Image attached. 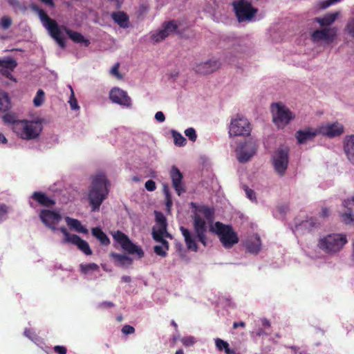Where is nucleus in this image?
<instances>
[{
	"instance_id": "45",
	"label": "nucleus",
	"mask_w": 354,
	"mask_h": 354,
	"mask_svg": "<svg viewBox=\"0 0 354 354\" xmlns=\"http://www.w3.org/2000/svg\"><path fill=\"white\" fill-rule=\"evenodd\" d=\"M180 340L185 346H191L196 342V338L193 336L183 337Z\"/></svg>"
},
{
	"instance_id": "25",
	"label": "nucleus",
	"mask_w": 354,
	"mask_h": 354,
	"mask_svg": "<svg viewBox=\"0 0 354 354\" xmlns=\"http://www.w3.org/2000/svg\"><path fill=\"white\" fill-rule=\"evenodd\" d=\"M31 198L38 205L44 207H52L55 204L54 199L42 192H34L31 195Z\"/></svg>"
},
{
	"instance_id": "51",
	"label": "nucleus",
	"mask_w": 354,
	"mask_h": 354,
	"mask_svg": "<svg viewBox=\"0 0 354 354\" xmlns=\"http://www.w3.org/2000/svg\"><path fill=\"white\" fill-rule=\"evenodd\" d=\"M245 194L247 196V197L251 201H256V195H255V192L248 188V187H245Z\"/></svg>"
},
{
	"instance_id": "9",
	"label": "nucleus",
	"mask_w": 354,
	"mask_h": 354,
	"mask_svg": "<svg viewBox=\"0 0 354 354\" xmlns=\"http://www.w3.org/2000/svg\"><path fill=\"white\" fill-rule=\"evenodd\" d=\"M251 130V124L248 120L243 116L236 115L231 120L229 135L230 137H245L250 135Z\"/></svg>"
},
{
	"instance_id": "8",
	"label": "nucleus",
	"mask_w": 354,
	"mask_h": 354,
	"mask_svg": "<svg viewBox=\"0 0 354 354\" xmlns=\"http://www.w3.org/2000/svg\"><path fill=\"white\" fill-rule=\"evenodd\" d=\"M289 162V148L281 146L272 155V163L275 172L283 176L287 170Z\"/></svg>"
},
{
	"instance_id": "33",
	"label": "nucleus",
	"mask_w": 354,
	"mask_h": 354,
	"mask_svg": "<svg viewBox=\"0 0 354 354\" xmlns=\"http://www.w3.org/2000/svg\"><path fill=\"white\" fill-rule=\"evenodd\" d=\"M92 235L95 237L102 245H108L110 240L106 234L100 227H93L91 229Z\"/></svg>"
},
{
	"instance_id": "40",
	"label": "nucleus",
	"mask_w": 354,
	"mask_h": 354,
	"mask_svg": "<svg viewBox=\"0 0 354 354\" xmlns=\"http://www.w3.org/2000/svg\"><path fill=\"white\" fill-rule=\"evenodd\" d=\"M68 88L71 91L69 100L68 101L70 104V107L73 111H79L80 107L78 104L77 99L75 97L73 90L71 86H69Z\"/></svg>"
},
{
	"instance_id": "30",
	"label": "nucleus",
	"mask_w": 354,
	"mask_h": 354,
	"mask_svg": "<svg viewBox=\"0 0 354 354\" xmlns=\"http://www.w3.org/2000/svg\"><path fill=\"white\" fill-rule=\"evenodd\" d=\"M68 227L77 233L86 234L88 232L87 228L79 220L70 217H68Z\"/></svg>"
},
{
	"instance_id": "58",
	"label": "nucleus",
	"mask_w": 354,
	"mask_h": 354,
	"mask_svg": "<svg viewBox=\"0 0 354 354\" xmlns=\"http://www.w3.org/2000/svg\"><path fill=\"white\" fill-rule=\"evenodd\" d=\"M80 193L77 189H74V192L70 194V196L68 197V201H73L75 200L78 196Z\"/></svg>"
},
{
	"instance_id": "10",
	"label": "nucleus",
	"mask_w": 354,
	"mask_h": 354,
	"mask_svg": "<svg viewBox=\"0 0 354 354\" xmlns=\"http://www.w3.org/2000/svg\"><path fill=\"white\" fill-rule=\"evenodd\" d=\"M232 5L239 22L252 21L257 12V9L252 7L247 0H237L234 1Z\"/></svg>"
},
{
	"instance_id": "46",
	"label": "nucleus",
	"mask_w": 354,
	"mask_h": 354,
	"mask_svg": "<svg viewBox=\"0 0 354 354\" xmlns=\"http://www.w3.org/2000/svg\"><path fill=\"white\" fill-rule=\"evenodd\" d=\"M12 24V20L9 17L4 16L1 18L0 25L3 29H8Z\"/></svg>"
},
{
	"instance_id": "19",
	"label": "nucleus",
	"mask_w": 354,
	"mask_h": 354,
	"mask_svg": "<svg viewBox=\"0 0 354 354\" xmlns=\"http://www.w3.org/2000/svg\"><path fill=\"white\" fill-rule=\"evenodd\" d=\"M221 65L220 60L213 57L206 62L196 64L194 70L197 73L207 75L218 69Z\"/></svg>"
},
{
	"instance_id": "27",
	"label": "nucleus",
	"mask_w": 354,
	"mask_h": 354,
	"mask_svg": "<svg viewBox=\"0 0 354 354\" xmlns=\"http://www.w3.org/2000/svg\"><path fill=\"white\" fill-rule=\"evenodd\" d=\"M344 151L349 162L354 165V135L344 138Z\"/></svg>"
},
{
	"instance_id": "41",
	"label": "nucleus",
	"mask_w": 354,
	"mask_h": 354,
	"mask_svg": "<svg viewBox=\"0 0 354 354\" xmlns=\"http://www.w3.org/2000/svg\"><path fill=\"white\" fill-rule=\"evenodd\" d=\"M44 100V92L41 89H39L34 97L33 102L35 106H40Z\"/></svg>"
},
{
	"instance_id": "15",
	"label": "nucleus",
	"mask_w": 354,
	"mask_h": 354,
	"mask_svg": "<svg viewBox=\"0 0 354 354\" xmlns=\"http://www.w3.org/2000/svg\"><path fill=\"white\" fill-rule=\"evenodd\" d=\"M337 31V30L335 27L317 30L312 33L311 38L315 43H323L328 45L335 39Z\"/></svg>"
},
{
	"instance_id": "42",
	"label": "nucleus",
	"mask_w": 354,
	"mask_h": 354,
	"mask_svg": "<svg viewBox=\"0 0 354 354\" xmlns=\"http://www.w3.org/2000/svg\"><path fill=\"white\" fill-rule=\"evenodd\" d=\"M3 120L6 123L11 124H12V129L14 131V127L15 123L19 122L20 120H16L15 115L10 113H6L3 116Z\"/></svg>"
},
{
	"instance_id": "26",
	"label": "nucleus",
	"mask_w": 354,
	"mask_h": 354,
	"mask_svg": "<svg viewBox=\"0 0 354 354\" xmlns=\"http://www.w3.org/2000/svg\"><path fill=\"white\" fill-rule=\"evenodd\" d=\"M247 250L252 254H257L261 248V241L258 234L249 236L245 241Z\"/></svg>"
},
{
	"instance_id": "23",
	"label": "nucleus",
	"mask_w": 354,
	"mask_h": 354,
	"mask_svg": "<svg viewBox=\"0 0 354 354\" xmlns=\"http://www.w3.org/2000/svg\"><path fill=\"white\" fill-rule=\"evenodd\" d=\"M317 136H319L317 127H308L297 131L295 134L298 143L301 145L312 140Z\"/></svg>"
},
{
	"instance_id": "7",
	"label": "nucleus",
	"mask_w": 354,
	"mask_h": 354,
	"mask_svg": "<svg viewBox=\"0 0 354 354\" xmlns=\"http://www.w3.org/2000/svg\"><path fill=\"white\" fill-rule=\"evenodd\" d=\"M39 216L41 222L46 227L52 229L53 231H60L63 234L62 241L64 243L66 242V228L65 227H61L59 229L56 227V225L62 219V215L59 211L44 209L41 210Z\"/></svg>"
},
{
	"instance_id": "6",
	"label": "nucleus",
	"mask_w": 354,
	"mask_h": 354,
	"mask_svg": "<svg viewBox=\"0 0 354 354\" xmlns=\"http://www.w3.org/2000/svg\"><path fill=\"white\" fill-rule=\"evenodd\" d=\"M272 121L279 129H283L295 118V114L282 103H274L271 106Z\"/></svg>"
},
{
	"instance_id": "17",
	"label": "nucleus",
	"mask_w": 354,
	"mask_h": 354,
	"mask_svg": "<svg viewBox=\"0 0 354 354\" xmlns=\"http://www.w3.org/2000/svg\"><path fill=\"white\" fill-rule=\"evenodd\" d=\"M177 28L178 26L174 21L164 23L160 29L151 33V39L155 42H160L169 35L174 33Z\"/></svg>"
},
{
	"instance_id": "12",
	"label": "nucleus",
	"mask_w": 354,
	"mask_h": 354,
	"mask_svg": "<svg viewBox=\"0 0 354 354\" xmlns=\"http://www.w3.org/2000/svg\"><path fill=\"white\" fill-rule=\"evenodd\" d=\"M167 221L165 216L156 212V224L152 228V237L154 241L166 240V238L172 239L171 235L167 230Z\"/></svg>"
},
{
	"instance_id": "22",
	"label": "nucleus",
	"mask_w": 354,
	"mask_h": 354,
	"mask_svg": "<svg viewBox=\"0 0 354 354\" xmlns=\"http://www.w3.org/2000/svg\"><path fill=\"white\" fill-rule=\"evenodd\" d=\"M180 230L182 233V235L184 238V241L187 248L189 250L193 252H197L198 247L196 243V239L198 240L196 233L194 232V234L190 232L189 230L185 228V227L181 226L180 227Z\"/></svg>"
},
{
	"instance_id": "57",
	"label": "nucleus",
	"mask_w": 354,
	"mask_h": 354,
	"mask_svg": "<svg viewBox=\"0 0 354 354\" xmlns=\"http://www.w3.org/2000/svg\"><path fill=\"white\" fill-rule=\"evenodd\" d=\"M163 192L165 195L166 199L169 201L171 197V194L167 184H163Z\"/></svg>"
},
{
	"instance_id": "2",
	"label": "nucleus",
	"mask_w": 354,
	"mask_h": 354,
	"mask_svg": "<svg viewBox=\"0 0 354 354\" xmlns=\"http://www.w3.org/2000/svg\"><path fill=\"white\" fill-rule=\"evenodd\" d=\"M109 182L104 174L100 172L93 176L88 188L87 200L91 212H97L109 194Z\"/></svg>"
},
{
	"instance_id": "1",
	"label": "nucleus",
	"mask_w": 354,
	"mask_h": 354,
	"mask_svg": "<svg viewBox=\"0 0 354 354\" xmlns=\"http://www.w3.org/2000/svg\"><path fill=\"white\" fill-rule=\"evenodd\" d=\"M191 205L194 208V230L197 234L198 241L204 246L207 244V232L208 230L218 235L225 248H231L239 242L238 235L232 226L218 221L214 223V212L213 209L194 203H192Z\"/></svg>"
},
{
	"instance_id": "20",
	"label": "nucleus",
	"mask_w": 354,
	"mask_h": 354,
	"mask_svg": "<svg viewBox=\"0 0 354 354\" xmlns=\"http://www.w3.org/2000/svg\"><path fill=\"white\" fill-rule=\"evenodd\" d=\"M343 209L340 216L346 224L354 223V197H348L342 202Z\"/></svg>"
},
{
	"instance_id": "63",
	"label": "nucleus",
	"mask_w": 354,
	"mask_h": 354,
	"mask_svg": "<svg viewBox=\"0 0 354 354\" xmlns=\"http://www.w3.org/2000/svg\"><path fill=\"white\" fill-rule=\"evenodd\" d=\"M262 325L266 328H269L270 326V322L266 319H263L261 320Z\"/></svg>"
},
{
	"instance_id": "21",
	"label": "nucleus",
	"mask_w": 354,
	"mask_h": 354,
	"mask_svg": "<svg viewBox=\"0 0 354 354\" xmlns=\"http://www.w3.org/2000/svg\"><path fill=\"white\" fill-rule=\"evenodd\" d=\"M68 243L75 245L78 250L86 256H89L93 254L89 244L77 235L70 234L68 233Z\"/></svg>"
},
{
	"instance_id": "31",
	"label": "nucleus",
	"mask_w": 354,
	"mask_h": 354,
	"mask_svg": "<svg viewBox=\"0 0 354 354\" xmlns=\"http://www.w3.org/2000/svg\"><path fill=\"white\" fill-rule=\"evenodd\" d=\"M339 12L328 13L323 17H317L315 21L320 24L321 26H327L331 25L339 16Z\"/></svg>"
},
{
	"instance_id": "44",
	"label": "nucleus",
	"mask_w": 354,
	"mask_h": 354,
	"mask_svg": "<svg viewBox=\"0 0 354 354\" xmlns=\"http://www.w3.org/2000/svg\"><path fill=\"white\" fill-rule=\"evenodd\" d=\"M185 134L192 142H195L196 140L197 135L194 128L189 127L185 129Z\"/></svg>"
},
{
	"instance_id": "49",
	"label": "nucleus",
	"mask_w": 354,
	"mask_h": 354,
	"mask_svg": "<svg viewBox=\"0 0 354 354\" xmlns=\"http://www.w3.org/2000/svg\"><path fill=\"white\" fill-rule=\"evenodd\" d=\"M8 207L5 204L0 205V222L6 219L7 217Z\"/></svg>"
},
{
	"instance_id": "43",
	"label": "nucleus",
	"mask_w": 354,
	"mask_h": 354,
	"mask_svg": "<svg viewBox=\"0 0 354 354\" xmlns=\"http://www.w3.org/2000/svg\"><path fill=\"white\" fill-rule=\"evenodd\" d=\"M345 30L352 38H354V17L348 19Z\"/></svg>"
},
{
	"instance_id": "34",
	"label": "nucleus",
	"mask_w": 354,
	"mask_h": 354,
	"mask_svg": "<svg viewBox=\"0 0 354 354\" xmlns=\"http://www.w3.org/2000/svg\"><path fill=\"white\" fill-rule=\"evenodd\" d=\"M68 37L84 46H88L90 44L89 40L85 39L84 37L79 32H72L68 30Z\"/></svg>"
},
{
	"instance_id": "62",
	"label": "nucleus",
	"mask_w": 354,
	"mask_h": 354,
	"mask_svg": "<svg viewBox=\"0 0 354 354\" xmlns=\"http://www.w3.org/2000/svg\"><path fill=\"white\" fill-rule=\"evenodd\" d=\"M42 3H45L46 5L50 6L51 7H54V3L53 0H39Z\"/></svg>"
},
{
	"instance_id": "28",
	"label": "nucleus",
	"mask_w": 354,
	"mask_h": 354,
	"mask_svg": "<svg viewBox=\"0 0 354 354\" xmlns=\"http://www.w3.org/2000/svg\"><path fill=\"white\" fill-rule=\"evenodd\" d=\"M111 257L113 258L114 263L117 266L127 268L132 264V259L127 254L112 252L111 253Z\"/></svg>"
},
{
	"instance_id": "24",
	"label": "nucleus",
	"mask_w": 354,
	"mask_h": 354,
	"mask_svg": "<svg viewBox=\"0 0 354 354\" xmlns=\"http://www.w3.org/2000/svg\"><path fill=\"white\" fill-rule=\"evenodd\" d=\"M319 225L317 220L314 218H310L308 219L301 221L299 223H296L295 228L292 229V232L297 235L302 234L306 232H309L313 228L317 227Z\"/></svg>"
},
{
	"instance_id": "59",
	"label": "nucleus",
	"mask_w": 354,
	"mask_h": 354,
	"mask_svg": "<svg viewBox=\"0 0 354 354\" xmlns=\"http://www.w3.org/2000/svg\"><path fill=\"white\" fill-rule=\"evenodd\" d=\"M245 324L243 322H234L233 324V328H237L238 327H245Z\"/></svg>"
},
{
	"instance_id": "48",
	"label": "nucleus",
	"mask_w": 354,
	"mask_h": 354,
	"mask_svg": "<svg viewBox=\"0 0 354 354\" xmlns=\"http://www.w3.org/2000/svg\"><path fill=\"white\" fill-rule=\"evenodd\" d=\"M215 344L219 351H222L223 349L225 350L229 346V344L227 342L219 338H216L215 339Z\"/></svg>"
},
{
	"instance_id": "16",
	"label": "nucleus",
	"mask_w": 354,
	"mask_h": 354,
	"mask_svg": "<svg viewBox=\"0 0 354 354\" xmlns=\"http://www.w3.org/2000/svg\"><path fill=\"white\" fill-rule=\"evenodd\" d=\"M109 98L111 101L124 108H131L132 100L127 93L118 88L114 87L109 92Z\"/></svg>"
},
{
	"instance_id": "18",
	"label": "nucleus",
	"mask_w": 354,
	"mask_h": 354,
	"mask_svg": "<svg viewBox=\"0 0 354 354\" xmlns=\"http://www.w3.org/2000/svg\"><path fill=\"white\" fill-rule=\"evenodd\" d=\"M169 176L171 180L172 187L176 194L178 196H181L186 192L183 174L176 166H172L169 171Z\"/></svg>"
},
{
	"instance_id": "52",
	"label": "nucleus",
	"mask_w": 354,
	"mask_h": 354,
	"mask_svg": "<svg viewBox=\"0 0 354 354\" xmlns=\"http://www.w3.org/2000/svg\"><path fill=\"white\" fill-rule=\"evenodd\" d=\"M11 71L10 69H4L1 71H0V73H1V74L5 76L6 77L8 78L9 80H12L13 82L16 83L17 82V80L14 77V76L11 74Z\"/></svg>"
},
{
	"instance_id": "36",
	"label": "nucleus",
	"mask_w": 354,
	"mask_h": 354,
	"mask_svg": "<svg viewBox=\"0 0 354 354\" xmlns=\"http://www.w3.org/2000/svg\"><path fill=\"white\" fill-rule=\"evenodd\" d=\"M17 66V62L12 58L0 59V71L4 69L13 71Z\"/></svg>"
},
{
	"instance_id": "47",
	"label": "nucleus",
	"mask_w": 354,
	"mask_h": 354,
	"mask_svg": "<svg viewBox=\"0 0 354 354\" xmlns=\"http://www.w3.org/2000/svg\"><path fill=\"white\" fill-rule=\"evenodd\" d=\"M120 64L115 63L110 70V73L120 80L122 78V75L119 73Z\"/></svg>"
},
{
	"instance_id": "54",
	"label": "nucleus",
	"mask_w": 354,
	"mask_h": 354,
	"mask_svg": "<svg viewBox=\"0 0 354 354\" xmlns=\"http://www.w3.org/2000/svg\"><path fill=\"white\" fill-rule=\"evenodd\" d=\"M155 119L158 122H163L165 120V116L163 112H162V111L156 112V113L155 114Z\"/></svg>"
},
{
	"instance_id": "38",
	"label": "nucleus",
	"mask_w": 354,
	"mask_h": 354,
	"mask_svg": "<svg viewBox=\"0 0 354 354\" xmlns=\"http://www.w3.org/2000/svg\"><path fill=\"white\" fill-rule=\"evenodd\" d=\"M10 107L9 97L6 93H0V111L6 112Z\"/></svg>"
},
{
	"instance_id": "50",
	"label": "nucleus",
	"mask_w": 354,
	"mask_h": 354,
	"mask_svg": "<svg viewBox=\"0 0 354 354\" xmlns=\"http://www.w3.org/2000/svg\"><path fill=\"white\" fill-rule=\"evenodd\" d=\"M135 328L130 325H124L122 328V333L124 335H131L134 333Z\"/></svg>"
},
{
	"instance_id": "53",
	"label": "nucleus",
	"mask_w": 354,
	"mask_h": 354,
	"mask_svg": "<svg viewBox=\"0 0 354 354\" xmlns=\"http://www.w3.org/2000/svg\"><path fill=\"white\" fill-rule=\"evenodd\" d=\"M145 188L147 189V190H148L149 192L154 191L156 188L155 182L152 180H148L145 183Z\"/></svg>"
},
{
	"instance_id": "32",
	"label": "nucleus",
	"mask_w": 354,
	"mask_h": 354,
	"mask_svg": "<svg viewBox=\"0 0 354 354\" xmlns=\"http://www.w3.org/2000/svg\"><path fill=\"white\" fill-rule=\"evenodd\" d=\"M159 245L153 247V251L156 255L161 257H165L169 248V243L167 240L156 241Z\"/></svg>"
},
{
	"instance_id": "29",
	"label": "nucleus",
	"mask_w": 354,
	"mask_h": 354,
	"mask_svg": "<svg viewBox=\"0 0 354 354\" xmlns=\"http://www.w3.org/2000/svg\"><path fill=\"white\" fill-rule=\"evenodd\" d=\"M112 19L122 28L129 26V17L124 12H114L111 14Z\"/></svg>"
},
{
	"instance_id": "5",
	"label": "nucleus",
	"mask_w": 354,
	"mask_h": 354,
	"mask_svg": "<svg viewBox=\"0 0 354 354\" xmlns=\"http://www.w3.org/2000/svg\"><path fill=\"white\" fill-rule=\"evenodd\" d=\"M32 9L38 13L39 17L44 27L48 30L49 35L62 47L64 46V39L62 37L61 29L57 23L51 19L47 13L37 6L32 4Z\"/></svg>"
},
{
	"instance_id": "4",
	"label": "nucleus",
	"mask_w": 354,
	"mask_h": 354,
	"mask_svg": "<svg viewBox=\"0 0 354 354\" xmlns=\"http://www.w3.org/2000/svg\"><path fill=\"white\" fill-rule=\"evenodd\" d=\"M43 129V125L38 120H24L15 123L14 132L23 140H30L39 138Z\"/></svg>"
},
{
	"instance_id": "11",
	"label": "nucleus",
	"mask_w": 354,
	"mask_h": 354,
	"mask_svg": "<svg viewBox=\"0 0 354 354\" xmlns=\"http://www.w3.org/2000/svg\"><path fill=\"white\" fill-rule=\"evenodd\" d=\"M114 240L118 243L123 250L129 254H136L139 258L144 257V251L138 245L134 244L129 237L120 231H117L113 234Z\"/></svg>"
},
{
	"instance_id": "37",
	"label": "nucleus",
	"mask_w": 354,
	"mask_h": 354,
	"mask_svg": "<svg viewBox=\"0 0 354 354\" xmlns=\"http://www.w3.org/2000/svg\"><path fill=\"white\" fill-rule=\"evenodd\" d=\"M7 2L12 8L15 13L25 12L27 10L26 4L20 2L19 0H7Z\"/></svg>"
},
{
	"instance_id": "64",
	"label": "nucleus",
	"mask_w": 354,
	"mask_h": 354,
	"mask_svg": "<svg viewBox=\"0 0 354 354\" xmlns=\"http://www.w3.org/2000/svg\"><path fill=\"white\" fill-rule=\"evenodd\" d=\"M225 353L226 354H236L234 350L230 348L229 346L225 349Z\"/></svg>"
},
{
	"instance_id": "56",
	"label": "nucleus",
	"mask_w": 354,
	"mask_h": 354,
	"mask_svg": "<svg viewBox=\"0 0 354 354\" xmlns=\"http://www.w3.org/2000/svg\"><path fill=\"white\" fill-rule=\"evenodd\" d=\"M54 351H55V352L57 353L58 354H66V348L62 346H55L54 347Z\"/></svg>"
},
{
	"instance_id": "13",
	"label": "nucleus",
	"mask_w": 354,
	"mask_h": 354,
	"mask_svg": "<svg viewBox=\"0 0 354 354\" xmlns=\"http://www.w3.org/2000/svg\"><path fill=\"white\" fill-rule=\"evenodd\" d=\"M317 127L318 129L319 135L329 138L338 137L341 136L344 131L343 124L338 122H325Z\"/></svg>"
},
{
	"instance_id": "35",
	"label": "nucleus",
	"mask_w": 354,
	"mask_h": 354,
	"mask_svg": "<svg viewBox=\"0 0 354 354\" xmlns=\"http://www.w3.org/2000/svg\"><path fill=\"white\" fill-rule=\"evenodd\" d=\"M80 271L85 275L94 274L99 271V266L95 263H82L80 265Z\"/></svg>"
},
{
	"instance_id": "55",
	"label": "nucleus",
	"mask_w": 354,
	"mask_h": 354,
	"mask_svg": "<svg viewBox=\"0 0 354 354\" xmlns=\"http://www.w3.org/2000/svg\"><path fill=\"white\" fill-rule=\"evenodd\" d=\"M114 306V304L111 302V301H103L102 303H100L97 306L98 308H111Z\"/></svg>"
},
{
	"instance_id": "61",
	"label": "nucleus",
	"mask_w": 354,
	"mask_h": 354,
	"mask_svg": "<svg viewBox=\"0 0 354 354\" xmlns=\"http://www.w3.org/2000/svg\"><path fill=\"white\" fill-rule=\"evenodd\" d=\"M8 142L7 138L5 137V136L0 133V144H6Z\"/></svg>"
},
{
	"instance_id": "39",
	"label": "nucleus",
	"mask_w": 354,
	"mask_h": 354,
	"mask_svg": "<svg viewBox=\"0 0 354 354\" xmlns=\"http://www.w3.org/2000/svg\"><path fill=\"white\" fill-rule=\"evenodd\" d=\"M171 135L176 145L183 147L186 145V139L183 136L181 133L175 130H172Z\"/></svg>"
},
{
	"instance_id": "3",
	"label": "nucleus",
	"mask_w": 354,
	"mask_h": 354,
	"mask_svg": "<svg viewBox=\"0 0 354 354\" xmlns=\"http://www.w3.org/2000/svg\"><path fill=\"white\" fill-rule=\"evenodd\" d=\"M347 242L345 234L330 233L318 238L317 247L324 254L334 257L342 250Z\"/></svg>"
},
{
	"instance_id": "14",
	"label": "nucleus",
	"mask_w": 354,
	"mask_h": 354,
	"mask_svg": "<svg viewBox=\"0 0 354 354\" xmlns=\"http://www.w3.org/2000/svg\"><path fill=\"white\" fill-rule=\"evenodd\" d=\"M256 151L257 144L254 141L250 140L241 143L236 149L237 160L240 162H246L256 153Z\"/></svg>"
},
{
	"instance_id": "60",
	"label": "nucleus",
	"mask_w": 354,
	"mask_h": 354,
	"mask_svg": "<svg viewBox=\"0 0 354 354\" xmlns=\"http://www.w3.org/2000/svg\"><path fill=\"white\" fill-rule=\"evenodd\" d=\"M321 215L323 217L328 216L329 215V210H328V209L326 208V207L322 208V212H321Z\"/></svg>"
}]
</instances>
